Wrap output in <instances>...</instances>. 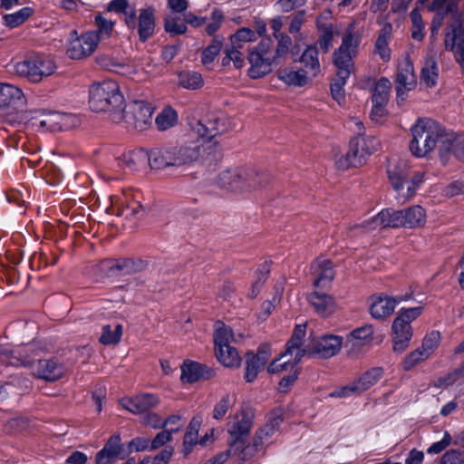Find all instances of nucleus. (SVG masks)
<instances>
[{
  "mask_svg": "<svg viewBox=\"0 0 464 464\" xmlns=\"http://www.w3.org/2000/svg\"><path fill=\"white\" fill-rule=\"evenodd\" d=\"M275 38L277 40V45L276 50L273 52L276 57V62L279 63V60L287 54L292 44V40L285 34H279Z\"/></svg>",
  "mask_w": 464,
  "mask_h": 464,
  "instance_id": "680f3d73",
  "label": "nucleus"
},
{
  "mask_svg": "<svg viewBox=\"0 0 464 464\" xmlns=\"http://www.w3.org/2000/svg\"><path fill=\"white\" fill-rule=\"evenodd\" d=\"M256 40V33L247 28L242 27L238 29L232 36V44L240 45L241 43L254 42Z\"/></svg>",
  "mask_w": 464,
  "mask_h": 464,
  "instance_id": "0e129e2a",
  "label": "nucleus"
},
{
  "mask_svg": "<svg viewBox=\"0 0 464 464\" xmlns=\"http://www.w3.org/2000/svg\"><path fill=\"white\" fill-rule=\"evenodd\" d=\"M307 300L315 312L322 316H328L336 309V303L334 297L319 290H314L309 294Z\"/></svg>",
  "mask_w": 464,
  "mask_h": 464,
  "instance_id": "a878e982",
  "label": "nucleus"
},
{
  "mask_svg": "<svg viewBox=\"0 0 464 464\" xmlns=\"http://www.w3.org/2000/svg\"><path fill=\"white\" fill-rule=\"evenodd\" d=\"M241 45L232 44L231 47L227 48L225 51V57L223 60L224 64H226L227 61H232L236 68L239 69L244 65V56L242 53L239 51Z\"/></svg>",
  "mask_w": 464,
  "mask_h": 464,
  "instance_id": "052dcab7",
  "label": "nucleus"
},
{
  "mask_svg": "<svg viewBox=\"0 0 464 464\" xmlns=\"http://www.w3.org/2000/svg\"><path fill=\"white\" fill-rule=\"evenodd\" d=\"M424 180V175L422 172L415 173L411 179H408L406 187L401 191L399 201L405 202L411 198L418 190L419 187Z\"/></svg>",
  "mask_w": 464,
  "mask_h": 464,
  "instance_id": "a18cd8bd",
  "label": "nucleus"
},
{
  "mask_svg": "<svg viewBox=\"0 0 464 464\" xmlns=\"http://www.w3.org/2000/svg\"><path fill=\"white\" fill-rule=\"evenodd\" d=\"M32 14L29 7H24L17 12L13 14H5L3 19L6 26L14 28L22 24Z\"/></svg>",
  "mask_w": 464,
  "mask_h": 464,
  "instance_id": "603ef678",
  "label": "nucleus"
},
{
  "mask_svg": "<svg viewBox=\"0 0 464 464\" xmlns=\"http://www.w3.org/2000/svg\"><path fill=\"white\" fill-rule=\"evenodd\" d=\"M103 268L115 270L121 274H131L141 271L146 267V263L142 260L134 259H119V260H104L102 262Z\"/></svg>",
  "mask_w": 464,
  "mask_h": 464,
  "instance_id": "7c9ffc66",
  "label": "nucleus"
},
{
  "mask_svg": "<svg viewBox=\"0 0 464 464\" xmlns=\"http://www.w3.org/2000/svg\"><path fill=\"white\" fill-rule=\"evenodd\" d=\"M14 72L32 82H39L44 77L52 75L56 65L53 59L44 55H34L24 58L13 64Z\"/></svg>",
  "mask_w": 464,
  "mask_h": 464,
  "instance_id": "1a4fd4ad",
  "label": "nucleus"
},
{
  "mask_svg": "<svg viewBox=\"0 0 464 464\" xmlns=\"http://www.w3.org/2000/svg\"><path fill=\"white\" fill-rule=\"evenodd\" d=\"M153 107L144 101H132L122 106L123 118L120 123L137 130H144L152 123Z\"/></svg>",
  "mask_w": 464,
  "mask_h": 464,
  "instance_id": "ddd939ff",
  "label": "nucleus"
},
{
  "mask_svg": "<svg viewBox=\"0 0 464 464\" xmlns=\"http://www.w3.org/2000/svg\"><path fill=\"white\" fill-rule=\"evenodd\" d=\"M95 24L98 28V30L95 32L98 33L100 40L109 38L111 35L115 25L114 21L107 19L104 16L99 14L95 17Z\"/></svg>",
  "mask_w": 464,
  "mask_h": 464,
  "instance_id": "4d7b16f0",
  "label": "nucleus"
},
{
  "mask_svg": "<svg viewBox=\"0 0 464 464\" xmlns=\"http://www.w3.org/2000/svg\"><path fill=\"white\" fill-rule=\"evenodd\" d=\"M243 335L241 334H234L232 329L225 325L221 322H217L215 324L214 341L215 347H225L237 343L242 341Z\"/></svg>",
  "mask_w": 464,
  "mask_h": 464,
  "instance_id": "473e14b6",
  "label": "nucleus"
},
{
  "mask_svg": "<svg viewBox=\"0 0 464 464\" xmlns=\"http://www.w3.org/2000/svg\"><path fill=\"white\" fill-rule=\"evenodd\" d=\"M216 355L218 360L227 368H237L241 364V357L237 349L231 345L217 347Z\"/></svg>",
  "mask_w": 464,
  "mask_h": 464,
  "instance_id": "ea45409f",
  "label": "nucleus"
},
{
  "mask_svg": "<svg viewBox=\"0 0 464 464\" xmlns=\"http://www.w3.org/2000/svg\"><path fill=\"white\" fill-rule=\"evenodd\" d=\"M282 423L280 417H276L270 420L263 428L258 430L254 437L253 444L250 447L255 449V453L257 452L265 443L275 434Z\"/></svg>",
  "mask_w": 464,
  "mask_h": 464,
  "instance_id": "72a5a7b5",
  "label": "nucleus"
},
{
  "mask_svg": "<svg viewBox=\"0 0 464 464\" xmlns=\"http://www.w3.org/2000/svg\"><path fill=\"white\" fill-rule=\"evenodd\" d=\"M411 167L406 160H391L387 166V175L392 188L397 193V199H400L403 188L406 187L409 179Z\"/></svg>",
  "mask_w": 464,
  "mask_h": 464,
  "instance_id": "a211bd4d",
  "label": "nucleus"
},
{
  "mask_svg": "<svg viewBox=\"0 0 464 464\" xmlns=\"http://www.w3.org/2000/svg\"><path fill=\"white\" fill-rule=\"evenodd\" d=\"M372 325H364L353 331L346 338L345 347L349 353L357 355L361 350L372 340Z\"/></svg>",
  "mask_w": 464,
  "mask_h": 464,
  "instance_id": "b1692460",
  "label": "nucleus"
},
{
  "mask_svg": "<svg viewBox=\"0 0 464 464\" xmlns=\"http://www.w3.org/2000/svg\"><path fill=\"white\" fill-rule=\"evenodd\" d=\"M304 335L305 326L303 324L296 325L293 336L286 344L287 353H295L296 361H300L304 355L308 354V353H310L311 345H308L305 348H301Z\"/></svg>",
  "mask_w": 464,
  "mask_h": 464,
  "instance_id": "c9c22d12",
  "label": "nucleus"
},
{
  "mask_svg": "<svg viewBox=\"0 0 464 464\" xmlns=\"http://www.w3.org/2000/svg\"><path fill=\"white\" fill-rule=\"evenodd\" d=\"M248 62V74L251 78L258 79L269 73L273 65L278 63L272 50V41L263 39L249 52Z\"/></svg>",
  "mask_w": 464,
  "mask_h": 464,
  "instance_id": "9b49d317",
  "label": "nucleus"
},
{
  "mask_svg": "<svg viewBox=\"0 0 464 464\" xmlns=\"http://www.w3.org/2000/svg\"><path fill=\"white\" fill-rule=\"evenodd\" d=\"M392 34V25L386 24L380 31L378 38L375 42V53L383 62L391 60L392 52L389 47V41Z\"/></svg>",
  "mask_w": 464,
  "mask_h": 464,
  "instance_id": "58836bf2",
  "label": "nucleus"
},
{
  "mask_svg": "<svg viewBox=\"0 0 464 464\" xmlns=\"http://www.w3.org/2000/svg\"><path fill=\"white\" fill-rule=\"evenodd\" d=\"M311 273L314 276L315 287L324 286L334 277L333 264L329 259L319 258L311 266Z\"/></svg>",
  "mask_w": 464,
  "mask_h": 464,
  "instance_id": "bb28decb",
  "label": "nucleus"
},
{
  "mask_svg": "<svg viewBox=\"0 0 464 464\" xmlns=\"http://www.w3.org/2000/svg\"><path fill=\"white\" fill-rule=\"evenodd\" d=\"M429 358L428 355L420 348L409 353L403 361V369L409 371L419 362Z\"/></svg>",
  "mask_w": 464,
  "mask_h": 464,
  "instance_id": "338daca9",
  "label": "nucleus"
},
{
  "mask_svg": "<svg viewBox=\"0 0 464 464\" xmlns=\"http://www.w3.org/2000/svg\"><path fill=\"white\" fill-rule=\"evenodd\" d=\"M442 14L444 15L449 14L453 17V22L445 29V50L453 53L455 60L459 63L464 72V26L462 14L459 11L458 4L450 0H448Z\"/></svg>",
  "mask_w": 464,
  "mask_h": 464,
  "instance_id": "423d86ee",
  "label": "nucleus"
},
{
  "mask_svg": "<svg viewBox=\"0 0 464 464\" xmlns=\"http://www.w3.org/2000/svg\"><path fill=\"white\" fill-rule=\"evenodd\" d=\"M121 334L122 327L121 324H117L114 330H111L110 325H104L100 342L106 345L116 344L120 342Z\"/></svg>",
  "mask_w": 464,
  "mask_h": 464,
  "instance_id": "864d4df0",
  "label": "nucleus"
},
{
  "mask_svg": "<svg viewBox=\"0 0 464 464\" xmlns=\"http://www.w3.org/2000/svg\"><path fill=\"white\" fill-rule=\"evenodd\" d=\"M200 427V421L192 420L184 436L183 450L188 454L194 445L198 443V435Z\"/></svg>",
  "mask_w": 464,
  "mask_h": 464,
  "instance_id": "8fccbe9b",
  "label": "nucleus"
},
{
  "mask_svg": "<svg viewBox=\"0 0 464 464\" xmlns=\"http://www.w3.org/2000/svg\"><path fill=\"white\" fill-rule=\"evenodd\" d=\"M236 400L235 394L227 393L222 396L214 406L212 417L218 420L223 419L227 411L236 403Z\"/></svg>",
  "mask_w": 464,
  "mask_h": 464,
  "instance_id": "09e8293b",
  "label": "nucleus"
},
{
  "mask_svg": "<svg viewBox=\"0 0 464 464\" xmlns=\"http://www.w3.org/2000/svg\"><path fill=\"white\" fill-rule=\"evenodd\" d=\"M278 79L287 85L292 86H304L306 85L313 76L308 74L304 69L286 68L280 70L277 72Z\"/></svg>",
  "mask_w": 464,
  "mask_h": 464,
  "instance_id": "2f4dec72",
  "label": "nucleus"
},
{
  "mask_svg": "<svg viewBox=\"0 0 464 464\" xmlns=\"http://www.w3.org/2000/svg\"><path fill=\"white\" fill-rule=\"evenodd\" d=\"M164 29L171 35H180L187 32L185 20L175 15H167L164 19Z\"/></svg>",
  "mask_w": 464,
  "mask_h": 464,
  "instance_id": "3c124183",
  "label": "nucleus"
},
{
  "mask_svg": "<svg viewBox=\"0 0 464 464\" xmlns=\"http://www.w3.org/2000/svg\"><path fill=\"white\" fill-rule=\"evenodd\" d=\"M360 44L359 36L353 33H345L342 44L334 53V64L338 75L349 78L354 71L353 58L356 56Z\"/></svg>",
  "mask_w": 464,
  "mask_h": 464,
  "instance_id": "f8f14e48",
  "label": "nucleus"
},
{
  "mask_svg": "<svg viewBox=\"0 0 464 464\" xmlns=\"http://www.w3.org/2000/svg\"><path fill=\"white\" fill-rule=\"evenodd\" d=\"M453 154L455 158L464 162V135H456L448 133L440 145V158L442 163L449 160L450 155Z\"/></svg>",
  "mask_w": 464,
  "mask_h": 464,
  "instance_id": "aec40b11",
  "label": "nucleus"
},
{
  "mask_svg": "<svg viewBox=\"0 0 464 464\" xmlns=\"http://www.w3.org/2000/svg\"><path fill=\"white\" fill-rule=\"evenodd\" d=\"M246 365L245 379L248 382H253L257 377L258 372L265 366L262 364V362H259L253 356H251L250 353H246Z\"/></svg>",
  "mask_w": 464,
  "mask_h": 464,
  "instance_id": "13d9d810",
  "label": "nucleus"
},
{
  "mask_svg": "<svg viewBox=\"0 0 464 464\" xmlns=\"http://www.w3.org/2000/svg\"><path fill=\"white\" fill-rule=\"evenodd\" d=\"M263 182L264 177L256 170L242 168L224 170L218 179L219 187L234 191L257 188Z\"/></svg>",
  "mask_w": 464,
  "mask_h": 464,
  "instance_id": "6e6552de",
  "label": "nucleus"
},
{
  "mask_svg": "<svg viewBox=\"0 0 464 464\" xmlns=\"http://www.w3.org/2000/svg\"><path fill=\"white\" fill-rule=\"evenodd\" d=\"M348 78H343L341 75L336 73V78L334 80V82L331 84V93L333 98L341 104L344 99V91L343 86L345 85Z\"/></svg>",
  "mask_w": 464,
  "mask_h": 464,
  "instance_id": "69168bd1",
  "label": "nucleus"
},
{
  "mask_svg": "<svg viewBox=\"0 0 464 464\" xmlns=\"http://www.w3.org/2000/svg\"><path fill=\"white\" fill-rule=\"evenodd\" d=\"M253 425L251 412L241 411L236 413L227 423V432L230 435L228 456L237 457L239 460H246L255 455V449L250 444L246 445V438Z\"/></svg>",
  "mask_w": 464,
  "mask_h": 464,
  "instance_id": "7ed1b4c3",
  "label": "nucleus"
},
{
  "mask_svg": "<svg viewBox=\"0 0 464 464\" xmlns=\"http://www.w3.org/2000/svg\"><path fill=\"white\" fill-rule=\"evenodd\" d=\"M439 76V68L437 61L433 55L426 58L424 66L420 73V82L427 87H433L437 82Z\"/></svg>",
  "mask_w": 464,
  "mask_h": 464,
  "instance_id": "a19ab883",
  "label": "nucleus"
},
{
  "mask_svg": "<svg viewBox=\"0 0 464 464\" xmlns=\"http://www.w3.org/2000/svg\"><path fill=\"white\" fill-rule=\"evenodd\" d=\"M422 310V306H416L398 311L392 326L394 352L401 353L408 348L412 337L411 324L421 314Z\"/></svg>",
  "mask_w": 464,
  "mask_h": 464,
  "instance_id": "0eeeda50",
  "label": "nucleus"
},
{
  "mask_svg": "<svg viewBox=\"0 0 464 464\" xmlns=\"http://www.w3.org/2000/svg\"><path fill=\"white\" fill-rule=\"evenodd\" d=\"M156 10L152 5L146 6L137 11H130L124 19L125 25L131 35H137L142 43L149 40L156 28Z\"/></svg>",
  "mask_w": 464,
  "mask_h": 464,
  "instance_id": "9d476101",
  "label": "nucleus"
},
{
  "mask_svg": "<svg viewBox=\"0 0 464 464\" xmlns=\"http://www.w3.org/2000/svg\"><path fill=\"white\" fill-rule=\"evenodd\" d=\"M152 150L147 151L144 150H137L125 154L121 160V164L124 169L130 171H138L150 165L151 169H156L153 160H151Z\"/></svg>",
  "mask_w": 464,
  "mask_h": 464,
  "instance_id": "393cba45",
  "label": "nucleus"
},
{
  "mask_svg": "<svg viewBox=\"0 0 464 464\" xmlns=\"http://www.w3.org/2000/svg\"><path fill=\"white\" fill-rule=\"evenodd\" d=\"M411 20L412 24L411 27V36L413 39L417 41H420L424 37V23L421 18V14L418 8H414L411 12Z\"/></svg>",
  "mask_w": 464,
  "mask_h": 464,
  "instance_id": "6e6d98bb",
  "label": "nucleus"
},
{
  "mask_svg": "<svg viewBox=\"0 0 464 464\" xmlns=\"http://www.w3.org/2000/svg\"><path fill=\"white\" fill-rule=\"evenodd\" d=\"M179 83L185 89L197 90L203 86L204 81L200 73L187 71L179 74Z\"/></svg>",
  "mask_w": 464,
  "mask_h": 464,
  "instance_id": "37998d69",
  "label": "nucleus"
},
{
  "mask_svg": "<svg viewBox=\"0 0 464 464\" xmlns=\"http://www.w3.org/2000/svg\"><path fill=\"white\" fill-rule=\"evenodd\" d=\"M214 372L211 369L197 362H185L181 366V381L183 382H195L202 379H209Z\"/></svg>",
  "mask_w": 464,
  "mask_h": 464,
  "instance_id": "cd10ccee",
  "label": "nucleus"
},
{
  "mask_svg": "<svg viewBox=\"0 0 464 464\" xmlns=\"http://www.w3.org/2000/svg\"><path fill=\"white\" fill-rule=\"evenodd\" d=\"M60 130H68L81 124V118L72 113L60 112Z\"/></svg>",
  "mask_w": 464,
  "mask_h": 464,
  "instance_id": "774afa93",
  "label": "nucleus"
},
{
  "mask_svg": "<svg viewBox=\"0 0 464 464\" xmlns=\"http://www.w3.org/2000/svg\"><path fill=\"white\" fill-rule=\"evenodd\" d=\"M391 82L387 78L380 79L373 90L372 101V102L387 103L391 92Z\"/></svg>",
  "mask_w": 464,
  "mask_h": 464,
  "instance_id": "de8ad7c7",
  "label": "nucleus"
},
{
  "mask_svg": "<svg viewBox=\"0 0 464 464\" xmlns=\"http://www.w3.org/2000/svg\"><path fill=\"white\" fill-rule=\"evenodd\" d=\"M360 143L356 140L350 141V149L345 155L339 157L335 165L339 169L345 170L349 168H357L362 166V156L359 155Z\"/></svg>",
  "mask_w": 464,
  "mask_h": 464,
  "instance_id": "f704fd0d",
  "label": "nucleus"
},
{
  "mask_svg": "<svg viewBox=\"0 0 464 464\" xmlns=\"http://www.w3.org/2000/svg\"><path fill=\"white\" fill-rule=\"evenodd\" d=\"M120 435L111 436L105 446L97 453L96 464H113L116 459L125 458Z\"/></svg>",
  "mask_w": 464,
  "mask_h": 464,
  "instance_id": "4be33fe9",
  "label": "nucleus"
},
{
  "mask_svg": "<svg viewBox=\"0 0 464 464\" xmlns=\"http://www.w3.org/2000/svg\"><path fill=\"white\" fill-rule=\"evenodd\" d=\"M1 351L6 354V356L4 357L5 360L0 361L1 362L14 366L24 365L25 367H29L32 373L39 379H43L47 382H54L65 373V367L63 364L53 359L31 362L24 356L21 350L8 353L7 350L1 347Z\"/></svg>",
  "mask_w": 464,
  "mask_h": 464,
  "instance_id": "39448f33",
  "label": "nucleus"
},
{
  "mask_svg": "<svg viewBox=\"0 0 464 464\" xmlns=\"http://www.w3.org/2000/svg\"><path fill=\"white\" fill-rule=\"evenodd\" d=\"M222 47V40L214 38L212 43L202 52L201 61L203 64L211 63L219 53Z\"/></svg>",
  "mask_w": 464,
  "mask_h": 464,
  "instance_id": "bf43d9fd",
  "label": "nucleus"
},
{
  "mask_svg": "<svg viewBox=\"0 0 464 464\" xmlns=\"http://www.w3.org/2000/svg\"><path fill=\"white\" fill-rule=\"evenodd\" d=\"M383 370L381 367H374L362 373L358 379L333 392L331 397H350L359 395L375 385L382 377Z\"/></svg>",
  "mask_w": 464,
  "mask_h": 464,
  "instance_id": "2eb2a0df",
  "label": "nucleus"
},
{
  "mask_svg": "<svg viewBox=\"0 0 464 464\" xmlns=\"http://www.w3.org/2000/svg\"><path fill=\"white\" fill-rule=\"evenodd\" d=\"M406 298L402 296L396 297H378L371 305V314L377 319L384 318L392 314L395 307Z\"/></svg>",
  "mask_w": 464,
  "mask_h": 464,
  "instance_id": "c756f323",
  "label": "nucleus"
},
{
  "mask_svg": "<svg viewBox=\"0 0 464 464\" xmlns=\"http://www.w3.org/2000/svg\"><path fill=\"white\" fill-rule=\"evenodd\" d=\"M100 37L94 31L78 35L76 31L70 34L67 54L70 58L80 60L91 55L98 46Z\"/></svg>",
  "mask_w": 464,
  "mask_h": 464,
  "instance_id": "4468645a",
  "label": "nucleus"
},
{
  "mask_svg": "<svg viewBox=\"0 0 464 464\" xmlns=\"http://www.w3.org/2000/svg\"><path fill=\"white\" fill-rule=\"evenodd\" d=\"M25 104V98L18 87L0 82V108L6 106L22 107Z\"/></svg>",
  "mask_w": 464,
  "mask_h": 464,
  "instance_id": "c85d7f7f",
  "label": "nucleus"
},
{
  "mask_svg": "<svg viewBox=\"0 0 464 464\" xmlns=\"http://www.w3.org/2000/svg\"><path fill=\"white\" fill-rule=\"evenodd\" d=\"M270 261H265L256 270L257 279L253 283L251 293L249 294L251 298H254L259 293V290L266 280L269 273H270Z\"/></svg>",
  "mask_w": 464,
  "mask_h": 464,
  "instance_id": "5fc2aeb1",
  "label": "nucleus"
},
{
  "mask_svg": "<svg viewBox=\"0 0 464 464\" xmlns=\"http://www.w3.org/2000/svg\"><path fill=\"white\" fill-rule=\"evenodd\" d=\"M159 402V398L151 393H143L132 398H124L121 401V406L134 414L146 412L156 407Z\"/></svg>",
  "mask_w": 464,
  "mask_h": 464,
  "instance_id": "412c9836",
  "label": "nucleus"
},
{
  "mask_svg": "<svg viewBox=\"0 0 464 464\" xmlns=\"http://www.w3.org/2000/svg\"><path fill=\"white\" fill-rule=\"evenodd\" d=\"M440 341V333L431 332L424 337L422 345L420 349H421L428 355V357H430L434 350L439 346Z\"/></svg>",
  "mask_w": 464,
  "mask_h": 464,
  "instance_id": "e2e57ef3",
  "label": "nucleus"
},
{
  "mask_svg": "<svg viewBox=\"0 0 464 464\" xmlns=\"http://www.w3.org/2000/svg\"><path fill=\"white\" fill-rule=\"evenodd\" d=\"M393 227L416 228L426 223V211L420 205H414L405 209H391Z\"/></svg>",
  "mask_w": 464,
  "mask_h": 464,
  "instance_id": "dca6fc26",
  "label": "nucleus"
},
{
  "mask_svg": "<svg viewBox=\"0 0 464 464\" xmlns=\"http://www.w3.org/2000/svg\"><path fill=\"white\" fill-rule=\"evenodd\" d=\"M124 98L119 84L112 80L96 82L89 90V105L91 110L105 112L111 121L120 123L122 121Z\"/></svg>",
  "mask_w": 464,
  "mask_h": 464,
  "instance_id": "f03ea898",
  "label": "nucleus"
},
{
  "mask_svg": "<svg viewBox=\"0 0 464 464\" xmlns=\"http://www.w3.org/2000/svg\"><path fill=\"white\" fill-rule=\"evenodd\" d=\"M300 63L304 66V70L308 74L315 77L320 72V62L318 58V50L314 45H309L303 52L300 57Z\"/></svg>",
  "mask_w": 464,
  "mask_h": 464,
  "instance_id": "4c0bfd02",
  "label": "nucleus"
},
{
  "mask_svg": "<svg viewBox=\"0 0 464 464\" xmlns=\"http://www.w3.org/2000/svg\"><path fill=\"white\" fill-rule=\"evenodd\" d=\"M351 140H356L360 143L359 155L362 156V163H364L367 157L375 152L380 146L378 139L373 136H368L364 138L359 136L354 137Z\"/></svg>",
  "mask_w": 464,
  "mask_h": 464,
  "instance_id": "79ce46f5",
  "label": "nucleus"
},
{
  "mask_svg": "<svg viewBox=\"0 0 464 464\" xmlns=\"http://www.w3.org/2000/svg\"><path fill=\"white\" fill-rule=\"evenodd\" d=\"M178 115L170 107L165 108L155 119V124L160 130H166L177 123Z\"/></svg>",
  "mask_w": 464,
  "mask_h": 464,
  "instance_id": "c03bdc74",
  "label": "nucleus"
},
{
  "mask_svg": "<svg viewBox=\"0 0 464 464\" xmlns=\"http://www.w3.org/2000/svg\"><path fill=\"white\" fill-rule=\"evenodd\" d=\"M417 83L413 63L409 57L399 65L396 76V92L398 102H402L407 97V92L412 90Z\"/></svg>",
  "mask_w": 464,
  "mask_h": 464,
  "instance_id": "f3484780",
  "label": "nucleus"
},
{
  "mask_svg": "<svg viewBox=\"0 0 464 464\" xmlns=\"http://www.w3.org/2000/svg\"><path fill=\"white\" fill-rule=\"evenodd\" d=\"M343 343V338L339 335H324L313 342L308 355L315 354L321 358H330L339 353Z\"/></svg>",
  "mask_w": 464,
  "mask_h": 464,
  "instance_id": "6ab92c4d",
  "label": "nucleus"
},
{
  "mask_svg": "<svg viewBox=\"0 0 464 464\" xmlns=\"http://www.w3.org/2000/svg\"><path fill=\"white\" fill-rule=\"evenodd\" d=\"M59 120L60 112L43 113L39 118L35 119V124L44 130L56 131L60 130Z\"/></svg>",
  "mask_w": 464,
  "mask_h": 464,
  "instance_id": "49530a36",
  "label": "nucleus"
},
{
  "mask_svg": "<svg viewBox=\"0 0 464 464\" xmlns=\"http://www.w3.org/2000/svg\"><path fill=\"white\" fill-rule=\"evenodd\" d=\"M410 150L416 157H424L435 147L440 150L447 132L433 120L421 119L411 127Z\"/></svg>",
  "mask_w": 464,
  "mask_h": 464,
  "instance_id": "20e7f679",
  "label": "nucleus"
},
{
  "mask_svg": "<svg viewBox=\"0 0 464 464\" xmlns=\"http://www.w3.org/2000/svg\"><path fill=\"white\" fill-rule=\"evenodd\" d=\"M225 122V116L212 114L192 128L193 140L176 146L153 149L151 160L156 169L189 165L200 157L211 156L218 144L215 137L227 130Z\"/></svg>",
  "mask_w": 464,
  "mask_h": 464,
  "instance_id": "f257e3e1",
  "label": "nucleus"
},
{
  "mask_svg": "<svg viewBox=\"0 0 464 464\" xmlns=\"http://www.w3.org/2000/svg\"><path fill=\"white\" fill-rule=\"evenodd\" d=\"M391 208L382 209L361 224H354L351 230H359L358 233H369L385 227H393Z\"/></svg>",
  "mask_w": 464,
  "mask_h": 464,
  "instance_id": "5701e85b",
  "label": "nucleus"
},
{
  "mask_svg": "<svg viewBox=\"0 0 464 464\" xmlns=\"http://www.w3.org/2000/svg\"><path fill=\"white\" fill-rule=\"evenodd\" d=\"M300 361H296L295 353H288L287 349L278 358L274 360L267 368L269 373H279L283 372H292L297 370L296 364Z\"/></svg>",
  "mask_w": 464,
  "mask_h": 464,
  "instance_id": "e433bc0d",
  "label": "nucleus"
}]
</instances>
